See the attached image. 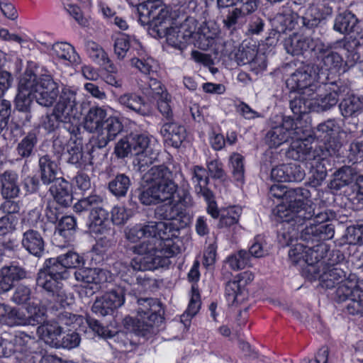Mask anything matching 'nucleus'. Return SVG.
I'll list each match as a JSON object with an SVG mask.
<instances>
[{
  "label": "nucleus",
  "mask_w": 363,
  "mask_h": 363,
  "mask_svg": "<svg viewBox=\"0 0 363 363\" xmlns=\"http://www.w3.org/2000/svg\"><path fill=\"white\" fill-rule=\"evenodd\" d=\"M143 182L138 198L146 206L169 202L178 190L172 172L164 165L151 167L143 176Z\"/></svg>",
  "instance_id": "f257e3e1"
},
{
  "label": "nucleus",
  "mask_w": 363,
  "mask_h": 363,
  "mask_svg": "<svg viewBox=\"0 0 363 363\" xmlns=\"http://www.w3.org/2000/svg\"><path fill=\"white\" fill-rule=\"evenodd\" d=\"M131 250L138 256L131 259L130 265L119 264L130 274L131 271H152L160 267H167L170 264L169 258L176 254L169 237L167 240L162 239L155 242L135 245L131 247Z\"/></svg>",
  "instance_id": "f03ea898"
},
{
  "label": "nucleus",
  "mask_w": 363,
  "mask_h": 363,
  "mask_svg": "<svg viewBox=\"0 0 363 363\" xmlns=\"http://www.w3.org/2000/svg\"><path fill=\"white\" fill-rule=\"evenodd\" d=\"M329 230L333 234L332 228L326 224L311 225L302 230L300 235L301 242L296 244L289 250V256L291 261L296 264L301 262L313 266L319 262L328 252V245L321 242L326 238L323 233ZM331 235L330 237H332Z\"/></svg>",
  "instance_id": "7ed1b4c3"
},
{
  "label": "nucleus",
  "mask_w": 363,
  "mask_h": 363,
  "mask_svg": "<svg viewBox=\"0 0 363 363\" xmlns=\"http://www.w3.org/2000/svg\"><path fill=\"white\" fill-rule=\"evenodd\" d=\"M289 200L278 205L274 213L283 223H287L298 230L307 220L315 215L313 203L308 199L310 192L305 188H296L290 190Z\"/></svg>",
  "instance_id": "20e7f679"
},
{
  "label": "nucleus",
  "mask_w": 363,
  "mask_h": 363,
  "mask_svg": "<svg viewBox=\"0 0 363 363\" xmlns=\"http://www.w3.org/2000/svg\"><path fill=\"white\" fill-rule=\"evenodd\" d=\"M138 304L136 318L125 317L123 324L135 335L148 339L157 333V323L162 322V318L160 314L161 304L152 298H138Z\"/></svg>",
  "instance_id": "39448f33"
},
{
  "label": "nucleus",
  "mask_w": 363,
  "mask_h": 363,
  "mask_svg": "<svg viewBox=\"0 0 363 363\" xmlns=\"http://www.w3.org/2000/svg\"><path fill=\"white\" fill-rule=\"evenodd\" d=\"M78 119L79 111L77 107L76 93L69 88H64L52 113L43 116L40 125L48 133H52L59 128L62 123L73 124Z\"/></svg>",
  "instance_id": "423d86ee"
},
{
  "label": "nucleus",
  "mask_w": 363,
  "mask_h": 363,
  "mask_svg": "<svg viewBox=\"0 0 363 363\" xmlns=\"http://www.w3.org/2000/svg\"><path fill=\"white\" fill-rule=\"evenodd\" d=\"M171 25L172 18L169 11L166 8H162L152 21V30L158 38L167 37L174 46L187 43L196 32V25L192 19H186L177 28H172Z\"/></svg>",
  "instance_id": "0eeeda50"
},
{
  "label": "nucleus",
  "mask_w": 363,
  "mask_h": 363,
  "mask_svg": "<svg viewBox=\"0 0 363 363\" xmlns=\"http://www.w3.org/2000/svg\"><path fill=\"white\" fill-rule=\"evenodd\" d=\"M170 228L164 222H148L147 224H137L125 232L126 238L135 245L139 243L158 242L167 240V230Z\"/></svg>",
  "instance_id": "6e6552de"
},
{
  "label": "nucleus",
  "mask_w": 363,
  "mask_h": 363,
  "mask_svg": "<svg viewBox=\"0 0 363 363\" xmlns=\"http://www.w3.org/2000/svg\"><path fill=\"white\" fill-rule=\"evenodd\" d=\"M292 142L287 151V156L292 160L300 162L315 160L318 149L313 150L312 143L314 138L308 131H303L301 128H295L291 136Z\"/></svg>",
  "instance_id": "1a4fd4ad"
},
{
  "label": "nucleus",
  "mask_w": 363,
  "mask_h": 363,
  "mask_svg": "<svg viewBox=\"0 0 363 363\" xmlns=\"http://www.w3.org/2000/svg\"><path fill=\"white\" fill-rule=\"evenodd\" d=\"M62 281L42 269H40L38 272L37 286L51 298L47 306L51 310H57L60 306H62V301L65 296Z\"/></svg>",
  "instance_id": "9d476101"
},
{
  "label": "nucleus",
  "mask_w": 363,
  "mask_h": 363,
  "mask_svg": "<svg viewBox=\"0 0 363 363\" xmlns=\"http://www.w3.org/2000/svg\"><path fill=\"white\" fill-rule=\"evenodd\" d=\"M219 9H225L235 6V8L228 11L223 22L228 29H235L239 20L255 12L257 7V0H217Z\"/></svg>",
  "instance_id": "9b49d317"
},
{
  "label": "nucleus",
  "mask_w": 363,
  "mask_h": 363,
  "mask_svg": "<svg viewBox=\"0 0 363 363\" xmlns=\"http://www.w3.org/2000/svg\"><path fill=\"white\" fill-rule=\"evenodd\" d=\"M129 138L133 155L135 156L134 164L138 167L139 171L144 172L145 167L157 160L158 152L151 147L149 138L145 135H130Z\"/></svg>",
  "instance_id": "f8f14e48"
},
{
  "label": "nucleus",
  "mask_w": 363,
  "mask_h": 363,
  "mask_svg": "<svg viewBox=\"0 0 363 363\" xmlns=\"http://www.w3.org/2000/svg\"><path fill=\"white\" fill-rule=\"evenodd\" d=\"M317 72L315 65L308 64L297 69L286 79L287 87L294 91H306L312 93L316 89V86L313 84V81L320 77Z\"/></svg>",
  "instance_id": "ddd939ff"
},
{
  "label": "nucleus",
  "mask_w": 363,
  "mask_h": 363,
  "mask_svg": "<svg viewBox=\"0 0 363 363\" xmlns=\"http://www.w3.org/2000/svg\"><path fill=\"white\" fill-rule=\"evenodd\" d=\"M284 48L287 53L299 55L306 51L324 52L328 46L320 38L304 37L294 34L284 40Z\"/></svg>",
  "instance_id": "4468645a"
},
{
  "label": "nucleus",
  "mask_w": 363,
  "mask_h": 363,
  "mask_svg": "<svg viewBox=\"0 0 363 363\" xmlns=\"http://www.w3.org/2000/svg\"><path fill=\"white\" fill-rule=\"evenodd\" d=\"M325 90V93L323 94L321 88L319 87L318 94H315L314 91L311 93L315 111L329 110L337 104L340 96H343L349 92L348 86L342 83L340 84H333Z\"/></svg>",
  "instance_id": "2eb2a0df"
},
{
  "label": "nucleus",
  "mask_w": 363,
  "mask_h": 363,
  "mask_svg": "<svg viewBox=\"0 0 363 363\" xmlns=\"http://www.w3.org/2000/svg\"><path fill=\"white\" fill-rule=\"evenodd\" d=\"M126 291L118 287L97 298L91 307L92 311L102 316L110 314L123 305Z\"/></svg>",
  "instance_id": "dca6fc26"
},
{
  "label": "nucleus",
  "mask_w": 363,
  "mask_h": 363,
  "mask_svg": "<svg viewBox=\"0 0 363 363\" xmlns=\"http://www.w3.org/2000/svg\"><path fill=\"white\" fill-rule=\"evenodd\" d=\"M32 77L28 74L22 76L19 82L18 92L14 100L16 109L26 114L23 125H26V123H29L32 117L30 107L33 104V92L31 88L34 84V78Z\"/></svg>",
  "instance_id": "f3484780"
},
{
  "label": "nucleus",
  "mask_w": 363,
  "mask_h": 363,
  "mask_svg": "<svg viewBox=\"0 0 363 363\" xmlns=\"http://www.w3.org/2000/svg\"><path fill=\"white\" fill-rule=\"evenodd\" d=\"M328 46L327 50L324 52H315L317 56L318 63L315 65V69L318 75L328 78L329 74H335L338 72L343 65V58L337 52L330 50L332 46L330 44H325Z\"/></svg>",
  "instance_id": "a211bd4d"
},
{
  "label": "nucleus",
  "mask_w": 363,
  "mask_h": 363,
  "mask_svg": "<svg viewBox=\"0 0 363 363\" xmlns=\"http://www.w3.org/2000/svg\"><path fill=\"white\" fill-rule=\"evenodd\" d=\"M335 298L337 302L363 299V278L358 281L355 275H350L335 290Z\"/></svg>",
  "instance_id": "6ab92c4d"
},
{
  "label": "nucleus",
  "mask_w": 363,
  "mask_h": 363,
  "mask_svg": "<svg viewBox=\"0 0 363 363\" xmlns=\"http://www.w3.org/2000/svg\"><path fill=\"white\" fill-rule=\"evenodd\" d=\"M123 130L121 121L116 117H109L104 121L101 128L97 132V136L94 140V147L103 148L116 138Z\"/></svg>",
  "instance_id": "aec40b11"
},
{
  "label": "nucleus",
  "mask_w": 363,
  "mask_h": 363,
  "mask_svg": "<svg viewBox=\"0 0 363 363\" xmlns=\"http://www.w3.org/2000/svg\"><path fill=\"white\" fill-rule=\"evenodd\" d=\"M305 171L296 163L282 164L271 171V178L278 182H298L305 177Z\"/></svg>",
  "instance_id": "412c9836"
},
{
  "label": "nucleus",
  "mask_w": 363,
  "mask_h": 363,
  "mask_svg": "<svg viewBox=\"0 0 363 363\" xmlns=\"http://www.w3.org/2000/svg\"><path fill=\"white\" fill-rule=\"evenodd\" d=\"M21 246L30 255L40 258L45 255V242L37 230L29 228L22 234Z\"/></svg>",
  "instance_id": "4be33fe9"
},
{
  "label": "nucleus",
  "mask_w": 363,
  "mask_h": 363,
  "mask_svg": "<svg viewBox=\"0 0 363 363\" xmlns=\"http://www.w3.org/2000/svg\"><path fill=\"white\" fill-rule=\"evenodd\" d=\"M294 121L291 119L283 121L279 125L272 127L265 136V142L269 147H277L286 142L294 135Z\"/></svg>",
  "instance_id": "5701e85b"
},
{
  "label": "nucleus",
  "mask_w": 363,
  "mask_h": 363,
  "mask_svg": "<svg viewBox=\"0 0 363 363\" xmlns=\"http://www.w3.org/2000/svg\"><path fill=\"white\" fill-rule=\"evenodd\" d=\"M0 194L3 199H16L21 194L19 176L13 169L0 173Z\"/></svg>",
  "instance_id": "b1692460"
},
{
  "label": "nucleus",
  "mask_w": 363,
  "mask_h": 363,
  "mask_svg": "<svg viewBox=\"0 0 363 363\" xmlns=\"http://www.w3.org/2000/svg\"><path fill=\"white\" fill-rule=\"evenodd\" d=\"M65 156L68 163L74 164L78 168L92 164L90 154L83 152L81 140H69L67 146Z\"/></svg>",
  "instance_id": "393cba45"
},
{
  "label": "nucleus",
  "mask_w": 363,
  "mask_h": 363,
  "mask_svg": "<svg viewBox=\"0 0 363 363\" xmlns=\"http://www.w3.org/2000/svg\"><path fill=\"white\" fill-rule=\"evenodd\" d=\"M52 183L49 191L54 200L63 207L70 206L73 199L72 184L62 177Z\"/></svg>",
  "instance_id": "a878e982"
},
{
  "label": "nucleus",
  "mask_w": 363,
  "mask_h": 363,
  "mask_svg": "<svg viewBox=\"0 0 363 363\" xmlns=\"http://www.w3.org/2000/svg\"><path fill=\"white\" fill-rule=\"evenodd\" d=\"M118 104L123 108L134 113L145 116L150 114V110L143 97L135 92H126L117 99Z\"/></svg>",
  "instance_id": "bb28decb"
},
{
  "label": "nucleus",
  "mask_w": 363,
  "mask_h": 363,
  "mask_svg": "<svg viewBox=\"0 0 363 363\" xmlns=\"http://www.w3.org/2000/svg\"><path fill=\"white\" fill-rule=\"evenodd\" d=\"M86 50L89 57L96 62L102 66L107 72H117V67L108 57L104 49L94 41H87Z\"/></svg>",
  "instance_id": "cd10ccee"
},
{
  "label": "nucleus",
  "mask_w": 363,
  "mask_h": 363,
  "mask_svg": "<svg viewBox=\"0 0 363 363\" xmlns=\"http://www.w3.org/2000/svg\"><path fill=\"white\" fill-rule=\"evenodd\" d=\"M40 180L43 184L49 185L58 178L59 167L57 162L49 155L40 156L38 160Z\"/></svg>",
  "instance_id": "c85d7f7f"
},
{
  "label": "nucleus",
  "mask_w": 363,
  "mask_h": 363,
  "mask_svg": "<svg viewBox=\"0 0 363 363\" xmlns=\"http://www.w3.org/2000/svg\"><path fill=\"white\" fill-rule=\"evenodd\" d=\"M108 272L99 268H81L74 272V277L77 281L85 284L95 285L106 282Z\"/></svg>",
  "instance_id": "c756f323"
},
{
  "label": "nucleus",
  "mask_w": 363,
  "mask_h": 363,
  "mask_svg": "<svg viewBox=\"0 0 363 363\" xmlns=\"http://www.w3.org/2000/svg\"><path fill=\"white\" fill-rule=\"evenodd\" d=\"M160 133L175 147H179L186 138L185 128L174 121L165 123L160 129Z\"/></svg>",
  "instance_id": "7c9ffc66"
},
{
  "label": "nucleus",
  "mask_w": 363,
  "mask_h": 363,
  "mask_svg": "<svg viewBox=\"0 0 363 363\" xmlns=\"http://www.w3.org/2000/svg\"><path fill=\"white\" fill-rule=\"evenodd\" d=\"M333 179L330 183V188L338 191L352 183L357 176V172L352 166H343L333 174Z\"/></svg>",
  "instance_id": "2f4dec72"
},
{
  "label": "nucleus",
  "mask_w": 363,
  "mask_h": 363,
  "mask_svg": "<svg viewBox=\"0 0 363 363\" xmlns=\"http://www.w3.org/2000/svg\"><path fill=\"white\" fill-rule=\"evenodd\" d=\"M342 150V143L337 136L325 139L324 144L318 148L317 156L322 162H329V157H340Z\"/></svg>",
  "instance_id": "473e14b6"
},
{
  "label": "nucleus",
  "mask_w": 363,
  "mask_h": 363,
  "mask_svg": "<svg viewBox=\"0 0 363 363\" xmlns=\"http://www.w3.org/2000/svg\"><path fill=\"white\" fill-rule=\"evenodd\" d=\"M37 332L46 344L57 348L62 333V328L57 323H43L38 328Z\"/></svg>",
  "instance_id": "72a5a7b5"
},
{
  "label": "nucleus",
  "mask_w": 363,
  "mask_h": 363,
  "mask_svg": "<svg viewBox=\"0 0 363 363\" xmlns=\"http://www.w3.org/2000/svg\"><path fill=\"white\" fill-rule=\"evenodd\" d=\"M339 108L344 118H357L363 111V101L359 96L352 94L342 99Z\"/></svg>",
  "instance_id": "f704fd0d"
},
{
  "label": "nucleus",
  "mask_w": 363,
  "mask_h": 363,
  "mask_svg": "<svg viewBox=\"0 0 363 363\" xmlns=\"http://www.w3.org/2000/svg\"><path fill=\"white\" fill-rule=\"evenodd\" d=\"M106 111L99 106H92L84 119V128L90 133L98 132L106 120Z\"/></svg>",
  "instance_id": "c9c22d12"
},
{
  "label": "nucleus",
  "mask_w": 363,
  "mask_h": 363,
  "mask_svg": "<svg viewBox=\"0 0 363 363\" xmlns=\"http://www.w3.org/2000/svg\"><path fill=\"white\" fill-rule=\"evenodd\" d=\"M191 180L196 194L205 199H209L211 196V191L207 188L209 179L206 170L201 166H195L193 169Z\"/></svg>",
  "instance_id": "e433bc0d"
},
{
  "label": "nucleus",
  "mask_w": 363,
  "mask_h": 363,
  "mask_svg": "<svg viewBox=\"0 0 363 363\" xmlns=\"http://www.w3.org/2000/svg\"><path fill=\"white\" fill-rule=\"evenodd\" d=\"M358 19L354 13L345 11L335 18L333 29L341 34H349L354 30Z\"/></svg>",
  "instance_id": "4c0bfd02"
},
{
  "label": "nucleus",
  "mask_w": 363,
  "mask_h": 363,
  "mask_svg": "<svg viewBox=\"0 0 363 363\" xmlns=\"http://www.w3.org/2000/svg\"><path fill=\"white\" fill-rule=\"evenodd\" d=\"M52 55L59 59L69 62L72 65L80 64L81 59L74 47L67 43H56L52 47Z\"/></svg>",
  "instance_id": "58836bf2"
},
{
  "label": "nucleus",
  "mask_w": 363,
  "mask_h": 363,
  "mask_svg": "<svg viewBox=\"0 0 363 363\" xmlns=\"http://www.w3.org/2000/svg\"><path fill=\"white\" fill-rule=\"evenodd\" d=\"M38 143L37 134L29 132L24 136L16 147V152L20 159H28L35 154V150Z\"/></svg>",
  "instance_id": "ea45409f"
},
{
  "label": "nucleus",
  "mask_w": 363,
  "mask_h": 363,
  "mask_svg": "<svg viewBox=\"0 0 363 363\" xmlns=\"http://www.w3.org/2000/svg\"><path fill=\"white\" fill-rule=\"evenodd\" d=\"M311 93L306 91L301 92L298 96L295 97L290 101V108L292 112L301 117L311 111H314L313 99H311Z\"/></svg>",
  "instance_id": "a19ab883"
},
{
  "label": "nucleus",
  "mask_w": 363,
  "mask_h": 363,
  "mask_svg": "<svg viewBox=\"0 0 363 363\" xmlns=\"http://www.w3.org/2000/svg\"><path fill=\"white\" fill-rule=\"evenodd\" d=\"M23 313L4 303H0V323L9 326L23 325Z\"/></svg>",
  "instance_id": "79ce46f5"
},
{
  "label": "nucleus",
  "mask_w": 363,
  "mask_h": 363,
  "mask_svg": "<svg viewBox=\"0 0 363 363\" xmlns=\"http://www.w3.org/2000/svg\"><path fill=\"white\" fill-rule=\"evenodd\" d=\"M345 277V272L335 266L329 267L328 269L320 276L323 287L332 289L337 286L336 289L339 287L340 284L345 280L343 279Z\"/></svg>",
  "instance_id": "37998d69"
},
{
  "label": "nucleus",
  "mask_w": 363,
  "mask_h": 363,
  "mask_svg": "<svg viewBox=\"0 0 363 363\" xmlns=\"http://www.w3.org/2000/svg\"><path fill=\"white\" fill-rule=\"evenodd\" d=\"M225 294L229 305L241 303L247 298V293L238 279L227 283Z\"/></svg>",
  "instance_id": "c03bdc74"
},
{
  "label": "nucleus",
  "mask_w": 363,
  "mask_h": 363,
  "mask_svg": "<svg viewBox=\"0 0 363 363\" xmlns=\"http://www.w3.org/2000/svg\"><path fill=\"white\" fill-rule=\"evenodd\" d=\"M23 74L30 75L34 78L33 85L31 89L43 91L45 92H57L59 94L58 85L52 79V77L48 74H43L40 77H38L32 70H26Z\"/></svg>",
  "instance_id": "a18cd8bd"
},
{
  "label": "nucleus",
  "mask_w": 363,
  "mask_h": 363,
  "mask_svg": "<svg viewBox=\"0 0 363 363\" xmlns=\"http://www.w3.org/2000/svg\"><path fill=\"white\" fill-rule=\"evenodd\" d=\"M40 269L62 280L67 279L69 277V272L59 256L45 259Z\"/></svg>",
  "instance_id": "49530a36"
},
{
  "label": "nucleus",
  "mask_w": 363,
  "mask_h": 363,
  "mask_svg": "<svg viewBox=\"0 0 363 363\" xmlns=\"http://www.w3.org/2000/svg\"><path fill=\"white\" fill-rule=\"evenodd\" d=\"M104 203L101 205H96L91 209L89 214V229L93 233H100L101 228L108 220V213L103 207Z\"/></svg>",
  "instance_id": "de8ad7c7"
},
{
  "label": "nucleus",
  "mask_w": 363,
  "mask_h": 363,
  "mask_svg": "<svg viewBox=\"0 0 363 363\" xmlns=\"http://www.w3.org/2000/svg\"><path fill=\"white\" fill-rule=\"evenodd\" d=\"M130 178L124 174H117L108 183V189L116 197H124L130 186Z\"/></svg>",
  "instance_id": "09e8293b"
},
{
  "label": "nucleus",
  "mask_w": 363,
  "mask_h": 363,
  "mask_svg": "<svg viewBox=\"0 0 363 363\" xmlns=\"http://www.w3.org/2000/svg\"><path fill=\"white\" fill-rule=\"evenodd\" d=\"M28 316L23 313V318L25 323L23 325H38L45 322L46 318V310L44 306H40L37 304H31L27 307Z\"/></svg>",
  "instance_id": "8fccbe9b"
},
{
  "label": "nucleus",
  "mask_w": 363,
  "mask_h": 363,
  "mask_svg": "<svg viewBox=\"0 0 363 363\" xmlns=\"http://www.w3.org/2000/svg\"><path fill=\"white\" fill-rule=\"evenodd\" d=\"M140 89L145 96L154 100L168 94L162 83L154 78H149L146 84L140 86Z\"/></svg>",
  "instance_id": "3c124183"
},
{
  "label": "nucleus",
  "mask_w": 363,
  "mask_h": 363,
  "mask_svg": "<svg viewBox=\"0 0 363 363\" xmlns=\"http://www.w3.org/2000/svg\"><path fill=\"white\" fill-rule=\"evenodd\" d=\"M131 66L138 69L144 74H150L155 72L157 63L155 60L149 56L139 53L138 57L130 60Z\"/></svg>",
  "instance_id": "603ef678"
},
{
  "label": "nucleus",
  "mask_w": 363,
  "mask_h": 363,
  "mask_svg": "<svg viewBox=\"0 0 363 363\" xmlns=\"http://www.w3.org/2000/svg\"><path fill=\"white\" fill-rule=\"evenodd\" d=\"M229 168L234 179L242 183L245 178L243 156L238 152H233L229 157Z\"/></svg>",
  "instance_id": "864d4df0"
},
{
  "label": "nucleus",
  "mask_w": 363,
  "mask_h": 363,
  "mask_svg": "<svg viewBox=\"0 0 363 363\" xmlns=\"http://www.w3.org/2000/svg\"><path fill=\"white\" fill-rule=\"evenodd\" d=\"M158 218L164 220H177L184 215V209L179 205L164 204L158 206L155 210Z\"/></svg>",
  "instance_id": "5fc2aeb1"
},
{
  "label": "nucleus",
  "mask_w": 363,
  "mask_h": 363,
  "mask_svg": "<svg viewBox=\"0 0 363 363\" xmlns=\"http://www.w3.org/2000/svg\"><path fill=\"white\" fill-rule=\"evenodd\" d=\"M5 59L0 51V99L11 88L14 78L12 74L5 68Z\"/></svg>",
  "instance_id": "6e6d98bb"
},
{
  "label": "nucleus",
  "mask_w": 363,
  "mask_h": 363,
  "mask_svg": "<svg viewBox=\"0 0 363 363\" xmlns=\"http://www.w3.org/2000/svg\"><path fill=\"white\" fill-rule=\"evenodd\" d=\"M250 254L245 250H239L237 253L230 255L226 263L233 270L238 271L250 265Z\"/></svg>",
  "instance_id": "4d7b16f0"
},
{
  "label": "nucleus",
  "mask_w": 363,
  "mask_h": 363,
  "mask_svg": "<svg viewBox=\"0 0 363 363\" xmlns=\"http://www.w3.org/2000/svg\"><path fill=\"white\" fill-rule=\"evenodd\" d=\"M242 213V208L239 206L229 207L220 213L219 222L220 227H230L238 223Z\"/></svg>",
  "instance_id": "13d9d810"
},
{
  "label": "nucleus",
  "mask_w": 363,
  "mask_h": 363,
  "mask_svg": "<svg viewBox=\"0 0 363 363\" xmlns=\"http://www.w3.org/2000/svg\"><path fill=\"white\" fill-rule=\"evenodd\" d=\"M301 23L308 28H313L323 21L319 8L315 5L309 6L301 18Z\"/></svg>",
  "instance_id": "bf43d9fd"
},
{
  "label": "nucleus",
  "mask_w": 363,
  "mask_h": 363,
  "mask_svg": "<svg viewBox=\"0 0 363 363\" xmlns=\"http://www.w3.org/2000/svg\"><path fill=\"white\" fill-rule=\"evenodd\" d=\"M311 167H313V185L318 186L326 178L328 174V167L330 166L329 162H322L319 157L315 160H312Z\"/></svg>",
  "instance_id": "052dcab7"
},
{
  "label": "nucleus",
  "mask_w": 363,
  "mask_h": 363,
  "mask_svg": "<svg viewBox=\"0 0 363 363\" xmlns=\"http://www.w3.org/2000/svg\"><path fill=\"white\" fill-rule=\"evenodd\" d=\"M242 65H249L250 69L255 74H259L267 68V57L264 54H256L252 52L250 57L241 60Z\"/></svg>",
  "instance_id": "680f3d73"
},
{
  "label": "nucleus",
  "mask_w": 363,
  "mask_h": 363,
  "mask_svg": "<svg viewBox=\"0 0 363 363\" xmlns=\"http://www.w3.org/2000/svg\"><path fill=\"white\" fill-rule=\"evenodd\" d=\"M0 274L13 284L17 281L26 277V271L18 265L4 266L0 269Z\"/></svg>",
  "instance_id": "e2e57ef3"
},
{
  "label": "nucleus",
  "mask_w": 363,
  "mask_h": 363,
  "mask_svg": "<svg viewBox=\"0 0 363 363\" xmlns=\"http://www.w3.org/2000/svg\"><path fill=\"white\" fill-rule=\"evenodd\" d=\"M104 203V198L99 195H91L88 197L79 200L74 205V210L77 213H81L84 211L91 209L96 205H101Z\"/></svg>",
  "instance_id": "0e129e2a"
},
{
  "label": "nucleus",
  "mask_w": 363,
  "mask_h": 363,
  "mask_svg": "<svg viewBox=\"0 0 363 363\" xmlns=\"http://www.w3.org/2000/svg\"><path fill=\"white\" fill-rule=\"evenodd\" d=\"M31 90L33 92V98L35 99L37 103L45 107L52 106L59 95L57 92L51 91L50 93L33 89H31Z\"/></svg>",
  "instance_id": "69168bd1"
},
{
  "label": "nucleus",
  "mask_w": 363,
  "mask_h": 363,
  "mask_svg": "<svg viewBox=\"0 0 363 363\" xmlns=\"http://www.w3.org/2000/svg\"><path fill=\"white\" fill-rule=\"evenodd\" d=\"M79 342L80 337L79 333L75 331H69L67 333H62L57 348L72 349L77 347Z\"/></svg>",
  "instance_id": "338daca9"
},
{
  "label": "nucleus",
  "mask_w": 363,
  "mask_h": 363,
  "mask_svg": "<svg viewBox=\"0 0 363 363\" xmlns=\"http://www.w3.org/2000/svg\"><path fill=\"white\" fill-rule=\"evenodd\" d=\"M347 240L352 245L363 244V224L350 225L347 228Z\"/></svg>",
  "instance_id": "774afa93"
}]
</instances>
